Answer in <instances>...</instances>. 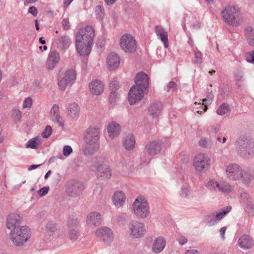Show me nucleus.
Returning <instances> with one entry per match:
<instances>
[{
    "mask_svg": "<svg viewBox=\"0 0 254 254\" xmlns=\"http://www.w3.org/2000/svg\"><path fill=\"white\" fill-rule=\"evenodd\" d=\"M79 233L77 228H69V237L72 241L76 240L79 237Z\"/></svg>",
    "mask_w": 254,
    "mask_h": 254,
    "instance_id": "nucleus-39",
    "label": "nucleus"
},
{
    "mask_svg": "<svg viewBox=\"0 0 254 254\" xmlns=\"http://www.w3.org/2000/svg\"><path fill=\"white\" fill-rule=\"evenodd\" d=\"M120 63L119 56L115 53L110 54L107 59V63L110 70H114L117 68Z\"/></svg>",
    "mask_w": 254,
    "mask_h": 254,
    "instance_id": "nucleus-21",
    "label": "nucleus"
},
{
    "mask_svg": "<svg viewBox=\"0 0 254 254\" xmlns=\"http://www.w3.org/2000/svg\"><path fill=\"white\" fill-rule=\"evenodd\" d=\"M220 130V126L218 124L214 125L211 129H210L209 132L210 135L214 136L215 134H216Z\"/></svg>",
    "mask_w": 254,
    "mask_h": 254,
    "instance_id": "nucleus-52",
    "label": "nucleus"
},
{
    "mask_svg": "<svg viewBox=\"0 0 254 254\" xmlns=\"http://www.w3.org/2000/svg\"><path fill=\"white\" fill-rule=\"evenodd\" d=\"M49 190V187H43L38 191V194L41 196H44L48 193Z\"/></svg>",
    "mask_w": 254,
    "mask_h": 254,
    "instance_id": "nucleus-56",
    "label": "nucleus"
},
{
    "mask_svg": "<svg viewBox=\"0 0 254 254\" xmlns=\"http://www.w3.org/2000/svg\"><path fill=\"white\" fill-rule=\"evenodd\" d=\"M210 163L211 160L208 155L199 153L194 158L193 165L196 171L202 172L209 168Z\"/></svg>",
    "mask_w": 254,
    "mask_h": 254,
    "instance_id": "nucleus-10",
    "label": "nucleus"
},
{
    "mask_svg": "<svg viewBox=\"0 0 254 254\" xmlns=\"http://www.w3.org/2000/svg\"><path fill=\"white\" fill-rule=\"evenodd\" d=\"M30 236V230L26 226H22L11 230L9 238L16 246L22 245Z\"/></svg>",
    "mask_w": 254,
    "mask_h": 254,
    "instance_id": "nucleus-6",
    "label": "nucleus"
},
{
    "mask_svg": "<svg viewBox=\"0 0 254 254\" xmlns=\"http://www.w3.org/2000/svg\"><path fill=\"white\" fill-rule=\"evenodd\" d=\"M41 82L40 80L38 79L35 80L33 83L34 90H38L39 89L41 88Z\"/></svg>",
    "mask_w": 254,
    "mask_h": 254,
    "instance_id": "nucleus-60",
    "label": "nucleus"
},
{
    "mask_svg": "<svg viewBox=\"0 0 254 254\" xmlns=\"http://www.w3.org/2000/svg\"><path fill=\"white\" fill-rule=\"evenodd\" d=\"M52 132V127L50 126H47L43 131L42 136L43 138H47L51 135Z\"/></svg>",
    "mask_w": 254,
    "mask_h": 254,
    "instance_id": "nucleus-46",
    "label": "nucleus"
},
{
    "mask_svg": "<svg viewBox=\"0 0 254 254\" xmlns=\"http://www.w3.org/2000/svg\"><path fill=\"white\" fill-rule=\"evenodd\" d=\"M135 83V85L132 86L128 92V99L130 105L136 103L143 97V91L149 85L147 75L142 72L137 73Z\"/></svg>",
    "mask_w": 254,
    "mask_h": 254,
    "instance_id": "nucleus-2",
    "label": "nucleus"
},
{
    "mask_svg": "<svg viewBox=\"0 0 254 254\" xmlns=\"http://www.w3.org/2000/svg\"><path fill=\"white\" fill-rule=\"evenodd\" d=\"M162 104L161 102L157 101L150 104L148 108V113L152 118H157L161 114Z\"/></svg>",
    "mask_w": 254,
    "mask_h": 254,
    "instance_id": "nucleus-18",
    "label": "nucleus"
},
{
    "mask_svg": "<svg viewBox=\"0 0 254 254\" xmlns=\"http://www.w3.org/2000/svg\"><path fill=\"white\" fill-rule=\"evenodd\" d=\"M109 88L111 92H117L119 89V82L118 81L114 80L110 82L109 83Z\"/></svg>",
    "mask_w": 254,
    "mask_h": 254,
    "instance_id": "nucleus-44",
    "label": "nucleus"
},
{
    "mask_svg": "<svg viewBox=\"0 0 254 254\" xmlns=\"http://www.w3.org/2000/svg\"><path fill=\"white\" fill-rule=\"evenodd\" d=\"M32 104V99L31 98H27L23 103V107L24 108L30 107Z\"/></svg>",
    "mask_w": 254,
    "mask_h": 254,
    "instance_id": "nucleus-57",
    "label": "nucleus"
},
{
    "mask_svg": "<svg viewBox=\"0 0 254 254\" xmlns=\"http://www.w3.org/2000/svg\"><path fill=\"white\" fill-rule=\"evenodd\" d=\"M230 108L227 104H222L217 109V113L221 116L227 114L230 112Z\"/></svg>",
    "mask_w": 254,
    "mask_h": 254,
    "instance_id": "nucleus-37",
    "label": "nucleus"
},
{
    "mask_svg": "<svg viewBox=\"0 0 254 254\" xmlns=\"http://www.w3.org/2000/svg\"><path fill=\"white\" fill-rule=\"evenodd\" d=\"M58 230L57 225L52 222L48 223L46 227L45 231L49 235L51 236L52 234L55 233Z\"/></svg>",
    "mask_w": 254,
    "mask_h": 254,
    "instance_id": "nucleus-35",
    "label": "nucleus"
},
{
    "mask_svg": "<svg viewBox=\"0 0 254 254\" xmlns=\"http://www.w3.org/2000/svg\"><path fill=\"white\" fill-rule=\"evenodd\" d=\"M178 241L180 245H183L187 243L188 239L185 237L181 236L179 238Z\"/></svg>",
    "mask_w": 254,
    "mask_h": 254,
    "instance_id": "nucleus-64",
    "label": "nucleus"
},
{
    "mask_svg": "<svg viewBox=\"0 0 254 254\" xmlns=\"http://www.w3.org/2000/svg\"><path fill=\"white\" fill-rule=\"evenodd\" d=\"M76 74L73 69L60 72L58 77V86L60 90L64 91L68 86L71 85L75 80Z\"/></svg>",
    "mask_w": 254,
    "mask_h": 254,
    "instance_id": "nucleus-8",
    "label": "nucleus"
},
{
    "mask_svg": "<svg viewBox=\"0 0 254 254\" xmlns=\"http://www.w3.org/2000/svg\"><path fill=\"white\" fill-rule=\"evenodd\" d=\"M177 86V84L174 81H170L169 82L167 86V91H170L171 89L175 88Z\"/></svg>",
    "mask_w": 254,
    "mask_h": 254,
    "instance_id": "nucleus-62",
    "label": "nucleus"
},
{
    "mask_svg": "<svg viewBox=\"0 0 254 254\" xmlns=\"http://www.w3.org/2000/svg\"><path fill=\"white\" fill-rule=\"evenodd\" d=\"M224 21L233 26H238L242 21V15L235 6H227L221 11Z\"/></svg>",
    "mask_w": 254,
    "mask_h": 254,
    "instance_id": "nucleus-4",
    "label": "nucleus"
},
{
    "mask_svg": "<svg viewBox=\"0 0 254 254\" xmlns=\"http://www.w3.org/2000/svg\"><path fill=\"white\" fill-rule=\"evenodd\" d=\"M241 199L244 203H246L252 200V198L250 197V195L246 192H243L241 193Z\"/></svg>",
    "mask_w": 254,
    "mask_h": 254,
    "instance_id": "nucleus-50",
    "label": "nucleus"
},
{
    "mask_svg": "<svg viewBox=\"0 0 254 254\" xmlns=\"http://www.w3.org/2000/svg\"><path fill=\"white\" fill-rule=\"evenodd\" d=\"M246 205V211L250 213L251 211H252L254 209V203L253 202V200H251L248 202L245 203Z\"/></svg>",
    "mask_w": 254,
    "mask_h": 254,
    "instance_id": "nucleus-59",
    "label": "nucleus"
},
{
    "mask_svg": "<svg viewBox=\"0 0 254 254\" xmlns=\"http://www.w3.org/2000/svg\"><path fill=\"white\" fill-rule=\"evenodd\" d=\"M100 135V130L98 127H90L86 129L84 137L86 144L84 150L85 155H92L99 150Z\"/></svg>",
    "mask_w": 254,
    "mask_h": 254,
    "instance_id": "nucleus-3",
    "label": "nucleus"
},
{
    "mask_svg": "<svg viewBox=\"0 0 254 254\" xmlns=\"http://www.w3.org/2000/svg\"><path fill=\"white\" fill-rule=\"evenodd\" d=\"M213 94L211 92L208 93L206 97L203 99V101H208L207 104L210 103L213 99Z\"/></svg>",
    "mask_w": 254,
    "mask_h": 254,
    "instance_id": "nucleus-61",
    "label": "nucleus"
},
{
    "mask_svg": "<svg viewBox=\"0 0 254 254\" xmlns=\"http://www.w3.org/2000/svg\"><path fill=\"white\" fill-rule=\"evenodd\" d=\"M128 227L130 230V235L133 238H139L142 237L146 231L144 224L136 221H132Z\"/></svg>",
    "mask_w": 254,
    "mask_h": 254,
    "instance_id": "nucleus-12",
    "label": "nucleus"
},
{
    "mask_svg": "<svg viewBox=\"0 0 254 254\" xmlns=\"http://www.w3.org/2000/svg\"><path fill=\"white\" fill-rule=\"evenodd\" d=\"M12 116L15 122L19 121L21 118L22 113L18 109H15L13 111Z\"/></svg>",
    "mask_w": 254,
    "mask_h": 254,
    "instance_id": "nucleus-48",
    "label": "nucleus"
},
{
    "mask_svg": "<svg viewBox=\"0 0 254 254\" xmlns=\"http://www.w3.org/2000/svg\"><path fill=\"white\" fill-rule=\"evenodd\" d=\"M116 220L120 225H123L127 221V218L124 214H121L117 216Z\"/></svg>",
    "mask_w": 254,
    "mask_h": 254,
    "instance_id": "nucleus-51",
    "label": "nucleus"
},
{
    "mask_svg": "<svg viewBox=\"0 0 254 254\" xmlns=\"http://www.w3.org/2000/svg\"><path fill=\"white\" fill-rule=\"evenodd\" d=\"M70 39L68 36H61L57 43L58 47L61 50H64L68 48L70 44Z\"/></svg>",
    "mask_w": 254,
    "mask_h": 254,
    "instance_id": "nucleus-31",
    "label": "nucleus"
},
{
    "mask_svg": "<svg viewBox=\"0 0 254 254\" xmlns=\"http://www.w3.org/2000/svg\"><path fill=\"white\" fill-rule=\"evenodd\" d=\"M95 31L92 26H87L79 29L76 35V47L78 53L82 56L90 53L93 44Z\"/></svg>",
    "mask_w": 254,
    "mask_h": 254,
    "instance_id": "nucleus-1",
    "label": "nucleus"
},
{
    "mask_svg": "<svg viewBox=\"0 0 254 254\" xmlns=\"http://www.w3.org/2000/svg\"><path fill=\"white\" fill-rule=\"evenodd\" d=\"M96 175L101 180H107L112 176L111 169L106 164H100L96 168Z\"/></svg>",
    "mask_w": 254,
    "mask_h": 254,
    "instance_id": "nucleus-16",
    "label": "nucleus"
},
{
    "mask_svg": "<svg viewBox=\"0 0 254 254\" xmlns=\"http://www.w3.org/2000/svg\"><path fill=\"white\" fill-rule=\"evenodd\" d=\"M233 187L227 182H222L219 183L218 188V190L223 192L229 193L232 191Z\"/></svg>",
    "mask_w": 254,
    "mask_h": 254,
    "instance_id": "nucleus-33",
    "label": "nucleus"
},
{
    "mask_svg": "<svg viewBox=\"0 0 254 254\" xmlns=\"http://www.w3.org/2000/svg\"><path fill=\"white\" fill-rule=\"evenodd\" d=\"M62 24L64 30H68L70 27V23L68 19L64 18L62 20Z\"/></svg>",
    "mask_w": 254,
    "mask_h": 254,
    "instance_id": "nucleus-58",
    "label": "nucleus"
},
{
    "mask_svg": "<svg viewBox=\"0 0 254 254\" xmlns=\"http://www.w3.org/2000/svg\"><path fill=\"white\" fill-rule=\"evenodd\" d=\"M163 143L160 140L149 141L145 145L144 155L141 159L144 163H148L155 155L160 153Z\"/></svg>",
    "mask_w": 254,
    "mask_h": 254,
    "instance_id": "nucleus-5",
    "label": "nucleus"
},
{
    "mask_svg": "<svg viewBox=\"0 0 254 254\" xmlns=\"http://www.w3.org/2000/svg\"><path fill=\"white\" fill-rule=\"evenodd\" d=\"M79 221L77 218H69L67 221L68 228H77Z\"/></svg>",
    "mask_w": 254,
    "mask_h": 254,
    "instance_id": "nucleus-40",
    "label": "nucleus"
},
{
    "mask_svg": "<svg viewBox=\"0 0 254 254\" xmlns=\"http://www.w3.org/2000/svg\"><path fill=\"white\" fill-rule=\"evenodd\" d=\"M38 137H34L30 139L26 144V148H31L32 149H35L37 147V145L39 142V140L38 142H37Z\"/></svg>",
    "mask_w": 254,
    "mask_h": 254,
    "instance_id": "nucleus-41",
    "label": "nucleus"
},
{
    "mask_svg": "<svg viewBox=\"0 0 254 254\" xmlns=\"http://www.w3.org/2000/svg\"><path fill=\"white\" fill-rule=\"evenodd\" d=\"M130 166L128 160L125 159L121 161L118 165V168L123 172L128 171L130 169Z\"/></svg>",
    "mask_w": 254,
    "mask_h": 254,
    "instance_id": "nucleus-38",
    "label": "nucleus"
},
{
    "mask_svg": "<svg viewBox=\"0 0 254 254\" xmlns=\"http://www.w3.org/2000/svg\"><path fill=\"white\" fill-rule=\"evenodd\" d=\"M107 130L111 138L117 136L121 131L120 125L115 122H112L107 127Z\"/></svg>",
    "mask_w": 254,
    "mask_h": 254,
    "instance_id": "nucleus-25",
    "label": "nucleus"
},
{
    "mask_svg": "<svg viewBox=\"0 0 254 254\" xmlns=\"http://www.w3.org/2000/svg\"><path fill=\"white\" fill-rule=\"evenodd\" d=\"M84 190L82 183L72 181L69 182L67 189L68 194L72 197H76L79 195Z\"/></svg>",
    "mask_w": 254,
    "mask_h": 254,
    "instance_id": "nucleus-14",
    "label": "nucleus"
},
{
    "mask_svg": "<svg viewBox=\"0 0 254 254\" xmlns=\"http://www.w3.org/2000/svg\"><path fill=\"white\" fill-rule=\"evenodd\" d=\"M254 178V173L250 170L242 171V183L246 185H249L251 181Z\"/></svg>",
    "mask_w": 254,
    "mask_h": 254,
    "instance_id": "nucleus-32",
    "label": "nucleus"
},
{
    "mask_svg": "<svg viewBox=\"0 0 254 254\" xmlns=\"http://www.w3.org/2000/svg\"><path fill=\"white\" fill-rule=\"evenodd\" d=\"M219 185V183L214 180H210L207 183V187L210 190L214 189L215 190H217Z\"/></svg>",
    "mask_w": 254,
    "mask_h": 254,
    "instance_id": "nucleus-47",
    "label": "nucleus"
},
{
    "mask_svg": "<svg viewBox=\"0 0 254 254\" xmlns=\"http://www.w3.org/2000/svg\"><path fill=\"white\" fill-rule=\"evenodd\" d=\"M237 149L239 153L243 156L248 154L250 155L254 151V143L250 140L247 139L244 136L240 137L237 140Z\"/></svg>",
    "mask_w": 254,
    "mask_h": 254,
    "instance_id": "nucleus-11",
    "label": "nucleus"
},
{
    "mask_svg": "<svg viewBox=\"0 0 254 254\" xmlns=\"http://www.w3.org/2000/svg\"><path fill=\"white\" fill-rule=\"evenodd\" d=\"M96 235L106 243H109L113 240V234L111 229L102 227L96 232Z\"/></svg>",
    "mask_w": 254,
    "mask_h": 254,
    "instance_id": "nucleus-15",
    "label": "nucleus"
},
{
    "mask_svg": "<svg viewBox=\"0 0 254 254\" xmlns=\"http://www.w3.org/2000/svg\"><path fill=\"white\" fill-rule=\"evenodd\" d=\"M134 214L141 218L147 217L149 214L148 203L143 196H138L132 205Z\"/></svg>",
    "mask_w": 254,
    "mask_h": 254,
    "instance_id": "nucleus-7",
    "label": "nucleus"
},
{
    "mask_svg": "<svg viewBox=\"0 0 254 254\" xmlns=\"http://www.w3.org/2000/svg\"><path fill=\"white\" fill-rule=\"evenodd\" d=\"M60 61L59 54L56 51H52L47 61V67L49 70L53 69Z\"/></svg>",
    "mask_w": 254,
    "mask_h": 254,
    "instance_id": "nucleus-20",
    "label": "nucleus"
},
{
    "mask_svg": "<svg viewBox=\"0 0 254 254\" xmlns=\"http://www.w3.org/2000/svg\"><path fill=\"white\" fill-rule=\"evenodd\" d=\"M231 206H227L224 208V209H222L219 212L217 213L215 217L216 220L218 221H220L224 216L231 211Z\"/></svg>",
    "mask_w": 254,
    "mask_h": 254,
    "instance_id": "nucleus-34",
    "label": "nucleus"
},
{
    "mask_svg": "<svg viewBox=\"0 0 254 254\" xmlns=\"http://www.w3.org/2000/svg\"><path fill=\"white\" fill-rule=\"evenodd\" d=\"M51 114L55 117H57L60 116L59 114V108L58 105H54L51 110Z\"/></svg>",
    "mask_w": 254,
    "mask_h": 254,
    "instance_id": "nucleus-53",
    "label": "nucleus"
},
{
    "mask_svg": "<svg viewBox=\"0 0 254 254\" xmlns=\"http://www.w3.org/2000/svg\"><path fill=\"white\" fill-rule=\"evenodd\" d=\"M239 246L244 249H249L254 245V242L249 235H244L238 240Z\"/></svg>",
    "mask_w": 254,
    "mask_h": 254,
    "instance_id": "nucleus-22",
    "label": "nucleus"
},
{
    "mask_svg": "<svg viewBox=\"0 0 254 254\" xmlns=\"http://www.w3.org/2000/svg\"><path fill=\"white\" fill-rule=\"evenodd\" d=\"M155 31L156 35L163 43L165 48L168 47V33L160 26H156Z\"/></svg>",
    "mask_w": 254,
    "mask_h": 254,
    "instance_id": "nucleus-23",
    "label": "nucleus"
},
{
    "mask_svg": "<svg viewBox=\"0 0 254 254\" xmlns=\"http://www.w3.org/2000/svg\"><path fill=\"white\" fill-rule=\"evenodd\" d=\"M135 138L130 133H126L123 138V146L126 150H131L135 146Z\"/></svg>",
    "mask_w": 254,
    "mask_h": 254,
    "instance_id": "nucleus-19",
    "label": "nucleus"
},
{
    "mask_svg": "<svg viewBox=\"0 0 254 254\" xmlns=\"http://www.w3.org/2000/svg\"><path fill=\"white\" fill-rule=\"evenodd\" d=\"M166 245L165 239L162 237L156 238L153 245V251L155 253L161 252Z\"/></svg>",
    "mask_w": 254,
    "mask_h": 254,
    "instance_id": "nucleus-27",
    "label": "nucleus"
},
{
    "mask_svg": "<svg viewBox=\"0 0 254 254\" xmlns=\"http://www.w3.org/2000/svg\"><path fill=\"white\" fill-rule=\"evenodd\" d=\"M199 144L202 147L210 148L212 145V143L206 138H202L199 141Z\"/></svg>",
    "mask_w": 254,
    "mask_h": 254,
    "instance_id": "nucleus-43",
    "label": "nucleus"
},
{
    "mask_svg": "<svg viewBox=\"0 0 254 254\" xmlns=\"http://www.w3.org/2000/svg\"><path fill=\"white\" fill-rule=\"evenodd\" d=\"M89 89L91 93L100 95L104 90V86L100 80H96L89 84Z\"/></svg>",
    "mask_w": 254,
    "mask_h": 254,
    "instance_id": "nucleus-24",
    "label": "nucleus"
},
{
    "mask_svg": "<svg viewBox=\"0 0 254 254\" xmlns=\"http://www.w3.org/2000/svg\"><path fill=\"white\" fill-rule=\"evenodd\" d=\"M119 99V95L117 92H111L109 96V102L110 104L115 105Z\"/></svg>",
    "mask_w": 254,
    "mask_h": 254,
    "instance_id": "nucleus-42",
    "label": "nucleus"
},
{
    "mask_svg": "<svg viewBox=\"0 0 254 254\" xmlns=\"http://www.w3.org/2000/svg\"><path fill=\"white\" fill-rule=\"evenodd\" d=\"M120 46L125 52L133 53L136 50V42L134 38L129 34H125L120 39Z\"/></svg>",
    "mask_w": 254,
    "mask_h": 254,
    "instance_id": "nucleus-9",
    "label": "nucleus"
},
{
    "mask_svg": "<svg viewBox=\"0 0 254 254\" xmlns=\"http://www.w3.org/2000/svg\"><path fill=\"white\" fill-rule=\"evenodd\" d=\"M242 170L237 164H230L227 167L226 173L227 177L231 180H238L242 177Z\"/></svg>",
    "mask_w": 254,
    "mask_h": 254,
    "instance_id": "nucleus-13",
    "label": "nucleus"
},
{
    "mask_svg": "<svg viewBox=\"0 0 254 254\" xmlns=\"http://www.w3.org/2000/svg\"><path fill=\"white\" fill-rule=\"evenodd\" d=\"M195 61L194 63L196 64H201L202 62V55L199 51H195L194 52Z\"/></svg>",
    "mask_w": 254,
    "mask_h": 254,
    "instance_id": "nucleus-45",
    "label": "nucleus"
},
{
    "mask_svg": "<svg viewBox=\"0 0 254 254\" xmlns=\"http://www.w3.org/2000/svg\"><path fill=\"white\" fill-rule=\"evenodd\" d=\"M79 108L77 103L74 102L70 104L67 109V114L71 118L74 119L79 117Z\"/></svg>",
    "mask_w": 254,
    "mask_h": 254,
    "instance_id": "nucleus-29",
    "label": "nucleus"
},
{
    "mask_svg": "<svg viewBox=\"0 0 254 254\" xmlns=\"http://www.w3.org/2000/svg\"><path fill=\"white\" fill-rule=\"evenodd\" d=\"M245 57L248 62L254 64V51L247 52Z\"/></svg>",
    "mask_w": 254,
    "mask_h": 254,
    "instance_id": "nucleus-49",
    "label": "nucleus"
},
{
    "mask_svg": "<svg viewBox=\"0 0 254 254\" xmlns=\"http://www.w3.org/2000/svg\"><path fill=\"white\" fill-rule=\"evenodd\" d=\"M21 221V219L19 214H9L7 216L6 227L10 231L21 227H22L20 226Z\"/></svg>",
    "mask_w": 254,
    "mask_h": 254,
    "instance_id": "nucleus-17",
    "label": "nucleus"
},
{
    "mask_svg": "<svg viewBox=\"0 0 254 254\" xmlns=\"http://www.w3.org/2000/svg\"><path fill=\"white\" fill-rule=\"evenodd\" d=\"M125 195L122 191L115 192L113 196V201L117 206H122L125 203Z\"/></svg>",
    "mask_w": 254,
    "mask_h": 254,
    "instance_id": "nucleus-28",
    "label": "nucleus"
},
{
    "mask_svg": "<svg viewBox=\"0 0 254 254\" xmlns=\"http://www.w3.org/2000/svg\"><path fill=\"white\" fill-rule=\"evenodd\" d=\"M236 79L238 82L243 81V72L241 70H238L235 73Z\"/></svg>",
    "mask_w": 254,
    "mask_h": 254,
    "instance_id": "nucleus-54",
    "label": "nucleus"
},
{
    "mask_svg": "<svg viewBox=\"0 0 254 254\" xmlns=\"http://www.w3.org/2000/svg\"><path fill=\"white\" fill-rule=\"evenodd\" d=\"M95 14L97 18L102 20L105 16V10L104 8L102 5H98L95 7Z\"/></svg>",
    "mask_w": 254,
    "mask_h": 254,
    "instance_id": "nucleus-36",
    "label": "nucleus"
},
{
    "mask_svg": "<svg viewBox=\"0 0 254 254\" xmlns=\"http://www.w3.org/2000/svg\"><path fill=\"white\" fill-rule=\"evenodd\" d=\"M28 12L31 13L33 16H36L37 15V10L36 8L34 6H31L28 9Z\"/></svg>",
    "mask_w": 254,
    "mask_h": 254,
    "instance_id": "nucleus-63",
    "label": "nucleus"
},
{
    "mask_svg": "<svg viewBox=\"0 0 254 254\" xmlns=\"http://www.w3.org/2000/svg\"><path fill=\"white\" fill-rule=\"evenodd\" d=\"M245 36L247 42L250 45H254V28L247 26L245 29Z\"/></svg>",
    "mask_w": 254,
    "mask_h": 254,
    "instance_id": "nucleus-30",
    "label": "nucleus"
},
{
    "mask_svg": "<svg viewBox=\"0 0 254 254\" xmlns=\"http://www.w3.org/2000/svg\"><path fill=\"white\" fill-rule=\"evenodd\" d=\"M101 221V215L97 212H92L87 217V222L88 225L91 226H96L100 223Z\"/></svg>",
    "mask_w": 254,
    "mask_h": 254,
    "instance_id": "nucleus-26",
    "label": "nucleus"
},
{
    "mask_svg": "<svg viewBox=\"0 0 254 254\" xmlns=\"http://www.w3.org/2000/svg\"><path fill=\"white\" fill-rule=\"evenodd\" d=\"M72 152V149L69 145H65L63 148V154L65 156H68Z\"/></svg>",
    "mask_w": 254,
    "mask_h": 254,
    "instance_id": "nucleus-55",
    "label": "nucleus"
}]
</instances>
